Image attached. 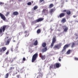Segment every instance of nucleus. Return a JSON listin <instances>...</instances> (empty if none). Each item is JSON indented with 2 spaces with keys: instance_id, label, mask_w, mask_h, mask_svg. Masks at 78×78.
Returning a JSON list of instances; mask_svg holds the SVG:
<instances>
[{
  "instance_id": "obj_1",
  "label": "nucleus",
  "mask_w": 78,
  "mask_h": 78,
  "mask_svg": "<svg viewBox=\"0 0 78 78\" xmlns=\"http://www.w3.org/2000/svg\"><path fill=\"white\" fill-rule=\"evenodd\" d=\"M44 19L43 18H40L36 20H35L32 22V24H34L36 23L37 22H39L43 20Z\"/></svg>"
},
{
  "instance_id": "obj_2",
  "label": "nucleus",
  "mask_w": 78,
  "mask_h": 78,
  "mask_svg": "<svg viewBox=\"0 0 78 78\" xmlns=\"http://www.w3.org/2000/svg\"><path fill=\"white\" fill-rule=\"evenodd\" d=\"M38 56V54L37 53H36L34 55L32 59V62H33L34 61H36V58H37Z\"/></svg>"
},
{
  "instance_id": "obj_3",
  "label": "nucleus",
  "mask_w": 78,
  "mask_h": 78,
  "mask_svg": "<svg viewBox=\"0 0 78 78\" xmlns=\"http://www.w3.org/2000/svg\"><path fill=\"white\" fill-rule=\"evenodd\" d=\"M56 37H53V39H52V41L50 47L51 48H53V47L54 45V44H55V42L56 41Z\"/></svg>"
},
{
  "instance_id": "obj_4",
  "label": "nucleus",
  "mask_w": 78,
  "mask_h": 78,
  "mask_svg": "<svg viewBox=\"0 0 78 78\" xmlns=\"http://www.w3.org/2000/svg\"><path fill=\"white\" fill-rule=\"evenodd\" d=\"M6 27H7V26L6 25H4L2 27H1V28L0 29V33H2V31L3 33L5 32Z\"/></svg>"
},
{
  "instance_id": "obj_5",
  "label": "nucleus",
  "mask_w": 78,
  "mask_h": 78,
  "mask_svg": "<svg viewBox=\"0 0 78 78\" xmlns=\"http://www.w3.org/2000/svg\"><path fill=\"white\" fill-rule=\"evenodd\" d=\"M62 45V44L61 43H60L57 45H56L55 46L54 48V49H56V48H57V49H59L60 48V47H61Z\"/></svg>"
},
{
  "instance_id": "obj_6",
  "label": "nucleus",
  "mask_w": 78,
  "mask_h": 78,
  "mask_svg": "<svg viewBox=\"0 0 78 78\" xmlns=\"http://www.w3.org/2000/svg\"><path fill=\"white\" fill-rule=\"evenodd\" d=\"M42 13L44 14V15H47L48 14V10L46 9H43L42 11Z\"/></svg>"
},
{
  "instance_id": "obj_7",
  "label": "nucleus",
  "mask_w": 78,
  "mask_h": 78,
  "mask_svg": "<svg viewBox=\"0 0 78 78\" xmlns=\"http://www.w3.org/2000/svg\"><path fill=\"white\" fill-rule=\"evenodd\" d=\"M61 64L59 63H56L54 64V68L55 69H57V68H59V67H61Z\"/></svg>"
},
{
  "instance_id": "obj_8",
  "label": "nucleus",
  "mask_w": 78,
  "mask_h": 78,
  "mask_svg": "<svg viewBox=\"0 0 78 78\" xmlns=\"http://www.w3.org/2000/svg\"><path fill=\"white\" fill-rule=\"evenodd\" d=\"M62 28L64 30L63 31L64 32H67L68 31V27H67L66 25H64L62 26Z\"/></svg>"
},
{
  "instance_id": "obj_9",
  "label": "nucleus",
  "mask_w": 78,
  "mask_h": 78,
  "mask_svg": "<svg viewBox=\"0 0 78 78\" xmlns=\"http://www.w3.org/2000/svg\"><path fill=\"white\" fill-rule=\"evenodd\" d=\"M65 14L64 13H60L59 16H58V18H62V17H64L65 16Z\"/></svg>"
},
{
  "instance_id": "obj_10",
  "label": "nucleus",
  "mask_w": 78,
  "mask_h": 78,
  "mask_svg": "<svg viewBox=\"0 0 78 78\" xmlns=\"http://www.w3.org/2000/svg\"><path fill=\"white\" fill-rule=\"evenodd\" d=\"M0 16L1 19L3 20H6V17H5L3 14L1 13H0Z\"/></svg>"
},
{
  "instance_id": "obj_11",
  "label": "nucleus",
  "mask_w": 78,
  "mask_h": 78,
  "mask_svg": "<svg viewBox=\"0 0 78 78\" xmlns=\"http://www.w3.org/2000/svg\"><path fill=\"white\" fill-rule=\"evenodd\" d=\"M69 47V44H66L63 47V48L62 51V52H63V51H64L66 50V48H68Z\"/></svg>"
},
{
  "instance_id": "obj_12",
  "label": "nucleus",
  "mask_w": 78,
  "mask_h": 78,
  "mask_svg": "<svg viewBox=\"0 0 78 78\" xmlns=\"http://www.w3.org/2000/svg\"><path fill=\"white\" fill-rule=\"evenodd\" d=\"M39 56H40V57L41 58V59H42V60H44L45 59V55H42V53H40Z\"/></svg>"
},
{
  "instance_id": "obj_13",
  "label": "nucleus",
  "mask_w": 78,
  "mask_h": 78,
  "mask_svg": "<svg viewBox=\"0 0 78 78\" xmlns=\"http://www.w3.org/2000/svg\"><path fill=\"white\" fill-rule=\"evenodd\" d=\"M6 50V48L5 47H2V48H0V52H2L3 51H5Z\"/></svg>"
},
{
  "instance_id": "obj_14",
  "label": "nucleus",
  "mask_w": 78,
  "mask_h": 78,
  "mask_svg": "<svg viewBox=\"0 0 78 78\" xmlns=\"http://www.w3.org/2000/svg\"><path fill=\"white\" fill-rule=\"evenodd\" d=\"M47 48L45 47L42 49V53H44V52H46V51H47Z\"/></svg>"
},
{
  "instance_id": "obj_15",
  "label": "nucleus",
  "mask_w": 78,
  "mask_h": 78,
  "mask_svg": "<svg viewBox=\"0 0 78 78\" xmlns=\"http://www.w3.org/2000/svg\"><path fill=\"white\" fill-rule=\"evenodd\" d=\"M55 69L54 65H51L49 66V69L51 70V69Z\"/></svg>"
},
{
  "instance_id": "obj_16",
  "label": "nucleus",
  "mask_w": 78,
  "mask_h": 78,
  "mask_svg": "<svg viewBox=\"0 0 78 78\" xmlns=\"http://www.w3.org/2000/svg\"><path fill=\"white\" fill-rule=\"evenodd\" d=\"M55 10L56 9H51L50 10V14H52V13H53L54 11H55Z\"/></svg>"
},
{
  "instance_id": "obj_17",
  "label": "nucleus",
  "mask_w": 78,
  "mask_h": 78,
  "mask_svg": "<svg viewBox=\"0 0 78 78\" xmlns=\"http://www.w3.org/2000/svg\"><path fill=\"white\" fill-rule=\"evenodd\" d=\"M13 14L14 16H17V15H19V12L17 11L14 12H13Z\"/></svg>"
},
{
  "instance_id": "obj_18",
  "label": "nucleus",
  "mask_w": 78,
  "mask_h": 78,
  "mask_svg": "<svg viewBox=\"0 0 78 78\" xmlns=\"http://www.w3.org/2000/svg\"><path fill=\"white\" fill-rule=\"evenodd\" d=\"M61 22H62L63 23H64L65 22H66V20L65 18L62 19L61 20Z\"/></svg>"
},
{
  "instance_id": "obj_19",
  "label": "nucleus",
  "mask_w": 78,
  "mask_h": 78,
  "mask_svg": "<svg viewBox=\"0 0 78 78\" xmlns=\"http://www.w3.org/2000/svg\"><path fill=\"white\" fill-rule=\"evenodd\" d=\"M46 45H47V44H46V43H43L42 44V46L43 48L45 47H46Z\"/></svg>"
},
{
  "instance_id": "obj_20",
  "label": "nucleus",
  "mask_w": 78,
  "mask_h": 78,
  "mask_svg": "<svg viewBox=\"0 0 78 78\" xmlns=\"http://www.w3.org/2000/svg\"><path fill=\"white\" fill-rule=\"evenodd\" d=\"M53 4H51L49 6V8H53Z\"/></svg>"
},
{
  "instance_id": "obj_21",
  "label": "nucleus",
  "mask_w": 78,
  "mask_h": 78,
  "mask_svg": "<svg viewBox=\"0 0 78 78\" xmlns=\"http://www.w3.org/2000/svg\"><path fill=\"white\" fill-rule=\"evenodd\" d=\"M71 13V12H70V10H67L66 11V14H68V15H70Z\"/></svg>"
},
{
  "instance_id": "obj_22",
  "label": "nucleus",
  "mask_w": 78,
  "mask_h": 78,
  "mask_svg": "<svg viewBox=\"0 0 78 78\" xmlns=\"http://www.w3.org/2000/svg\"><path fill=\"white\" fill-rule=\"evenodd\" d=\"M41 29H39L38 30H37V34H39L40 33H41Z\"/></svg>"
},
{
  "instance_id": "obj_23",
  "label": "nucleus",
  "mask_w": 78,
  "mask_h": 78,
  "mask_svg": "<svg viewBox=\"0 0 78 78\" xmlns=\"http://www.w3.org/2000/svg\"><path fill=\"white\" fill-rule=\"evenodd\" d=\"M34 45H37V40H36L34 43Z\"/></svg>"
},
{
  "instance_id": "obj_24",
  "label": "nucleus",
  "mask_w": 78,
  "mask_h": 78,
  "mask_svg": "<svg viewBox=\"0 0 78 78\" xmlns=\"http://www.w3.org/2000/svg\"><path fill=\"white\" fill-rule=\"evenodd\" d=\"M9 41L8 40L5 43V45H9Z\"/></svg>"
},
{
  "instance_id": "obj_25",
  "label": "nucleus",
  "mask_w": 78,
  "mask_h": 78,
  "mask_svg": "<svg viewBox=\"0 0 78 78\" xmlns=\"http://www.w3.org/2000/svg\"><path fill=\"white\" fill-rule=\"evenodd\" d=\"M9 76V74L8 73H7L5 76V78H8V77Z\"/></svg>"
},
{
  "instance_id": "obj_26",
  "label": "nucleus",
  "mask_w": 78,
  "mask_h": 78,
  "mask_svg": "<svg viewBox=\"0 0 78 78\" xmlns=\"http://www.w3.org/2000/svg\"><path fill=\"white\" fill-rule=\"evenodd\" d=\"M75 45V44L74 43V42H73L72 43V45L71 46V47L72 48H73V47H74Z\"/></svg>"
},
{
  "instance_id": "obj_27",
  "label": "nucleus",
  "mask_w": 78,
  "mask_h": 78,
  "mask_svg": "<svg viewBox=\"0 0 78 78\" xmlns=\"http://www.w3.org/2000/svg\"><path fill=\"white\" fill-rule=\"evenodd\" d=\"M37 8H38V7H37V6H34V10H36V9H37Z\"/></svg>"
},
{
  "instance_id": "obj_28",
  "label": "nucleus",
  "mask_w": 78,
  "mask_h": 78,
  "mask_svg": "<svg viewBox=\"0 0 78 78\" xmlns=\"http://www.w3.org/2000/svg\"><path fill=\"white\" fill-rule=\"evenodd\" d=\"M67 53L68 54V55H69V54H70V50H69L67 52Z\"/></svg>"
},
{
  "instance_id": "obj_29",
  "label": "nucleus",
  "mask_w": 78,
  "mask_h": 78,
  "mask_svg": "<svg viewBox=\"0 0 78 78\" xmlns=\"http://www.w3.org/2000/svg\"><path fill=\"white\" fill-rule=\"evenodd\" d=\"M9 13H10L9 12H7L6 13V15H5V16H8V15H9Z\"/></svg>"
},
{
  "instance_id": "obj_30",
  "label": "nucleus",
  "mask_w": 78,
  "mask_h": 78,
  "mask_svg": "<svg viewBox=\"0 0 78 78\" xmlns=\"http://www.w3.org/2000/svg\"><path fill=\"white\" fill-rule=\"evenodd\" d=\"M12 69H14V67H10V69H9V70H12Z\"/></svg>"
},
{
  "instance_id": "obj_31",
  "label": "nucleus",
  "mask_w": 78,
  "mask_h": 78,
  "mask_svg": "<svg viewBox=\"0 0 78 78\" xmlns=\"http://www.w3.org/2000/svg\"><path fill=\"white\" fill-rule=\"evenodd\" d=\"M27 4L28 5H31V2H29Z\"/></svg>"
},
{
  "instance_id": "obj_32",
  "label": "nucleus",
  "mask_w": 78,
  "mask_h": 78,
  "mask_svg": "<svg viewBox=\"0 0 78 78\" xmlns=\"http://www.w3.org/2000/svg\"><path fill=\"white\" fill-rule=\"evenodd\" d=\"M23 61H26V59L25 58V57L23 58Z\"/></svg>"
},
{
  "instance_id": "obj_33",
  "label": "nucleus",
  "mask_w": 78,
  "mask_h": 78,
  "mask_svg": "<svg viewBox=\"0 0 78 78\" xmlns=\"http://www.w3.org/2000/svg\"><path fill=\"white\" fill-rule=\"evenodd\" d=\"M74 59L75 60H76V61H78V58H76V57H75L74 58Z\"/></svg>"
},
{
  "instance_id": "obj_34",
  "label": "nucleus",
  "mask_w": 78,
  "mask_h": 78,
  "mask_svg": "<svg viewBox=\"0 0 78 78\" xmlns=\"http://www.w3.org/2000/svg\"><path fill=\"white\" fill-rule=\"evenodd\" d=\"M4 5V3L0 2V5Z\"/></svg>"
},
{
  "instance_id": "obj_35",
  "label": "nucleus",
  "mask_w": 78,
  "mask_h": 78,
  "mask_svg": "<svg viewBox=\"0 0 78 78\" xmlns=\"http://www.w3.org/2000/svg\"><path fill=\"white\" fill-rule=\"evenodd\" d=\"M62 12H67V11L66 10H64L62 11Z\"/></svg>"
},
{
  "instance_id": "obj_36",
  "label": "nucleus",
  "mask_w": 78,
  "mask_h": 78,
  "mask_svg": "<svg viewBox=\"0 0 78 78\" xmlns=\"http://www.w3.org/2000/svg\"><path fill=\"white\" fill-rule=\"evenodd\" d=\"M44 0H40V3H42Z\"/></svg>"
},
{
  "instance_id": "obj_37",
  "label": "nucleus",
  "mask_w": 78,
  "mask_h": 78,
  "mask_svg": "<svg viewBox=\"0 0 78 78\" xmlns=\"http://www.w3.org/2000/svg\"><path fill=\"white\" fill-rule=\"evenodd\" d=\"M23 27L24 28H25V25H23Z\"/></svg>"
},
{
  "instance_id": "obj_38",
  "label": "nucleus",
  "mask_w": 78,
  "mask_h": 78,
  "mask_svg": "<svg viewBox=\"0 0 78 78\" xmlns=\"http://www.w3.org/2000/svg\"><path fill=\"white\" fill-rule=\"evenodd\" d=\"M9 53V51H7L6 53V55H8V53Z\"/></svg>"
},
{
  "instance_id": "obj_39",
  "label": "nucleus",
  "mask_w": 78,
  "mask_h": 78,
  "mask_svg": "<svg viewBox=\"0 0 78 78\" xmlns=\"http://www.w3.org/2000/svg\"><path fill=\"white\" fill-rule=\"evenodd\" d=\"M17 77V78H19V76H20L19 75H17V76H16Z\"/></svg>"
},
{
  "instance_id": "obj_40",
  "label": "nucleus",
  "mask_w": 78,
  "mask_h": 78,
  "mask_svg": "<svg viewBox=\"0 0 78 78\" xmlns=\"http://www.w3.org/2000/svg\"><path fill=\"white\" fill-rule=\"evenodd\" d=\"M27 32H27V31H25L24 33H25V34L27 33Z\"/></svg>"
},
{
  "instance_id": "obj_41",
  "label": "nucleus",
  "mask_w": 78,
  "mask_h": 78,
  "mask_svg": "<svg viewBox=\"0 0 78 78\" xmlns=\"http://www.w3.org/2000/svg\"><path fill=\"white\" fill-rule=\"evenodd\" d=\"M58 59H59V61H61V59H60V58H59Z\"/></svg>"
},
{
  "instance_id": "obj_42",
  "label": "nucleus",
  "mask_w": 78,
  "mask_h": 78,
  "mask_svg": "<svg viewBox=\"0 0 78 78\" xmlns=\"http://www.w3.org/2000/svg\"><path fill=\"white\" fill-rule=\"evenodd\" d=\"M76 16H73V17H74V18H75L76 17Z\"/></svg>"
},
{
  "instance_id": "obj_43",
  "label": "nucleus",
  "mask_w": 78,
  "mask_h": 78,
  "mask_svg": "<svg viewBox=\"0 0 78 78\" xmlns=\"http://www.w3.org/2000/svg\"><path fill=\"white\" fill-rule=\"evenodd\" d=\"M11 50L12 51H13V50H12V48Z\"/></svg>"
},
{
  "instance_id": "obj_44",
  "label": "nucleus",
  "mask_w": 78,
  "mask_h": 78,
  "mask_svg": "<svg viewBox=\"0 0 78 78\" xmlns=\"http://www.w3.org/2000/svg\"><path fill=\"white\" fill-rule=\"evenodd\" d=\"M6 38H7V39H8V38H9V37H6L5 39H6Z\"/></svg>"
},
{
  "instance_id": "obj_45",
  "label": "nucleus",
  "mask_w": 78,
  "mask_h": 78,
  "mask_svg": "<svg viewBox=\"0 0 78 78\" xmlns=\"http://www.w3.org/2000/svg\"><path fill=\"white\" fill-rule=\"evenodd\" d=\"M22 0H18V1L19 2H21V1H22Z\"/></svg>"
},
{
  "instance_id": "obj_46",
  "label": "nucleus",
  "mask_w": 78,
  "mask_h": 78,
  "mask_svg": "<svg viewBox=\"0 0 78 78\" xmlns=\"http://www.w3.org/2000/svg\"><path fill=\"white\" fill-rule=\"evenodd\" d=\"M18 48V46H16V48Z\"/></svg>"
},
{
  "instance_id": "obj_47",
  "label": "nucleus",
  "mask_w": 78,
  "mask_h": 78,
  "mask_svg": "<svg viewBox=\"0 0 78 78\" xmlns=\"http://www.w3.org/2000/svg\"><path fill=\"white\" fill-rule=\"evenodd\" d=\"M13 42H16V41L15 40H13Z\"/></svg>"
},
{
  "instance_id": "obj_48",
  "label": "nucleus",
  "mask_w": 78,
  "mask_h": 78,
  "mask_svg": "<svg viewBox=\"0 0 78 78\" xmlns=\"http://www.w3.org/2000/svg\"><path fill=\"white\" fill-rule=\"evenodd\" d=\"M38 27L37 26V27H36V28H37Z\"/></svg>"
}]
</instances>
